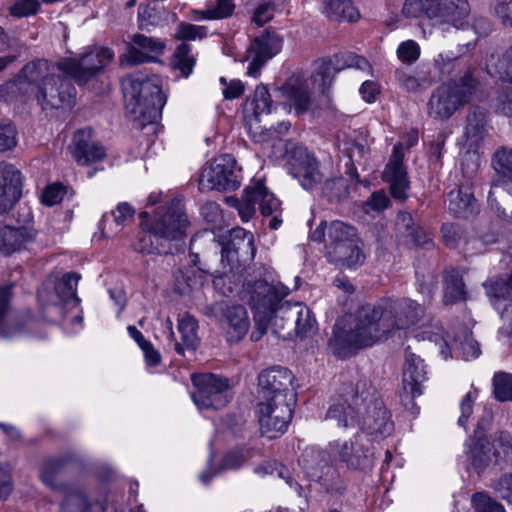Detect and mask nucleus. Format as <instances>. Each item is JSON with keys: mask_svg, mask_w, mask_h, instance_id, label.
<instances>
[{"mask_svg": "<svg viewBox=\"0 0 512 512\" xmlns=\"http://www.w3.org/2000/svg\"><path fill=\"white\" fill-rule=\"evenodd\" d=\"M423 315V306L412 299L382 300L375 306H363L354 317L338 322L331 341L344 347L361 348L396 334L400 338L405 330L417 325Z\"/></svg>", "mask_w": 512, "mask_h": 512, "instance_id": "nucleus-1", "label": "nucleus"}, {"mask_svg": "<svg viewBox=\"0 0 512 512\" xmlns=\"http://www.w3.org/2000/svg\"><path fill=\"white\" fill-rule=\"evenodd\" d=\"M56 68L51 62L41 59L27 63L14 81L0 85V99H10L16 91L23 95H34L38 102L50 108L70 104L73 89L66 84L57 87Z\"/></svg>", "mask_w": 512, "mask_h": 512, "instance_id": "nucleus-2", "label": "nucleus"}, {"mask_svg": "<svg viewBox=\"0 0 512 512\" xmlns=\"http://www.w3.org/2000/svg\"><path fill=\"white\" fill-rule=\"evenodd\" d=\"M328 420H335L337 426L359 425L363 432L385 437L391 434L393 423L382 401L355 395L351 402H337L327 412Z\"/></svg>", "mask_w": 512, "mask_h": 512, "instance_id": "nucleus-3", "label": "nucleus"}, {"mask_svg": "<svg viewBox=\"0 0 512 512\" xmlns=\"http://www.w3.org/2000/svg\"><path fill=\"white\" fill-rule=\"evenodd\" d=\"M310 237L313 241L325 243L326 257L331 263L356 268L365 261L356 229L342 221H323L311 232Z\"/></svg>", "mask_w": 512, "mask_h": 512, "instance_id": "nucleus-4", "label": "nucleus"}, {"mask_svg": "<svg viewBox=\"0 0 512 512\" xmlns=\"http://www.w3.org/2000/svg\"><path fill=\"white\" fill-rule=\"evenodd\" d=\"M126 107L141 127L158 120L166 103L161 79L156 76L134 74L123 81Z\"/></svg>", "mask_w": 512, "mask_h": 512, "instance_id": "nucleus-5", "label": "nucleus"}, {"mask_svg": "<svg viewBox=\"0 0 512 512\" xmlns=\"http://www.w3.org/2000/svg\"><path fill=\"white\" fill-rule=\"evenodd\" d=\"M187 226L188 220L183 212L181 200L175 198L157 209L149 233H145L140 242L148 240L153 245L154 239L158 253L172 252V248H166L165 243L182 240Z\"/></svg>", "mask_w": 512, "mask_h": 512, "instance_id": "nucleus-6", "label": "nucleus"}, {"mask_svg": "<svg viewBox=\"0 0 512 512\" xmlns=\"http://www.w3.org/2000/svg\"><path fill=\"white\" fill-rule=\"evenodd\" d=\"M289 292V288L281 283L270 284L267 281L259 280L248 285L249 304L254 311L257 329L251 335L254 340H259L269 327L273 330V320L277 310L286 303L283 302V299Z\"/></svg>", "mask_w": 512, "mask_h": 512, "instance_id": "nucleus-7", "label": "nucleus"}, {"mask_svg": "<svg viewBox=\"0 0 512 512\" xmlns=\"http://www.w3.org/2000/svg\"><path fill=\"white\" fill-rule=\"evenodd\" d=\"M114 57V52L105 47L93 48L90 51L83 54L79 59L77 58H65L60 61L57 65L51 63L56 68V81L57 87L63 84L69 85L73 89V95L70 104H64V106H71L74 102L75 89L72 85L60 78L58 75L59 71H62L69 77L73 78L77 83L84 84L91 77H93L99 70L104 68Z\"/></svg>", "mask_w": 512, "mask_h": 512, "instance_id": "nucleus-8", "label": "nucleus"}, {"mask_svg": "<svg viewBox=\"0 0 512 512\" xmlns=\"http://www.w3.org/2000/svg\"><path fill=\"white\" fill-rule=\"evenodd\" d=\"M474 91L475 84L470 74H465L460 82L440 85L429 100V115L435 119H448L459 106L469 101Z\"/></svg>", "mask_w": 512, "mask_h": 512, "instance_id": "nucleus-9", "label": "nucleus"}, {"mask_svg": "<svg viewBox=\"0 0 512 512\" xmlns=\"http://www.w3.org/2000/svg\"><path fill=\"white\" fill-rule=\"evenodd\" d=\"M492 166L500 178L492 184L488 205L498 217L512 221V211L508 213L502 206H507L509 196L512 197V148H498L493 154Z\"/></svg>", "mask_w": 512, "mask_h": 512, "instance_id": "nucleus-10", "label": "nucleus"}, {"mask_svg": "<svg viewBox=\"0 0 512 512\" xmlns=\"http://www.w3.org/2000/svg\"><path fill=\"white\" fill-rule=\"evenodd\" d=\"M316 320L310 309L302 303H285L277 310L273 320V334L287 340L305 338L314 333Z\"/></svg>", "mask_w": 512, "mask_h": 512, "instance_id": "nucleus-11", "label": "nucleus"}, {"mask_svg": "<svg viewBox=\"0 0 512 512\" xmlns=\"http://www.w3.org/2000/svg\"><path fill=\"white\" fill-rule=\"evenodd\" d=\"M457 61L452 53H440L433 63H422L414 72H399L397 81L407 91L425 89L450 74Z\"/></svg>", "mask_w": 512, "mask_h": 512, "instance_id": "nucleus-12", "label": "nucleus"}, {"mask_svg": "<svg viewBox=\"0 0 512 512\" xmlns=\"http://www.w3.org/2000/svg\"><path fill=\"white\" fill-rule=\"evenodd\" d=\"M296 402V393L279 396V399L264 401L258 404V420L260 430L268 438H276L284 433L292 419Z\"/></svg>", "mask_w": 512, "mask_h": 512, "instance_id": "nucleus-13", "label": "nucleus"}, {"mask_svg": "<svg viewBox=\"0 0 512 512\" xmlns=\"http://www.w3.org/2000/svg\"><path fill=\"white\" fill-rule=\"evenodd\" d=\"M195 391L192 400L200 410H218L230 401L228 382L225 378L211 373L193 374L191 376Z\"/></svg>", "mask_w": 512, "mask_h": 512, "instance_id": "nucleus-14", "label": "nucleus"}, {"mask_svg": "<svg viewBox=\"0 0 512 512\" xmlns=\"http://www.w3.org/2000/svg\"><path fill=\"white\" fill-rule=\"evenodd\" d=\"M287 168L289 173L299 181L304 189H313L325 179L319 162L307 148L295 146L288 150Z\"/></svg>", "mask_w": 512, "mask_h": 512, "instance_id": "nucleus-15", "label": "nucleus"}, {"mask_svg": "<svg viewBox=\"0 0 512 512\" xmlns=\"http://www.w3.org/2000/svg\"><path fill=\"white\" fill-rule=\"evenodd\" d=\"M199 185L204 189H237L240 182L233 156L225 154L214 158L212 162L203 169Z\"/></svg>", "mask_w": 512, "mask_h": 512, "instance_id": "nucleus-16", "label": "nucleus"}, {"mask_svg": "<svg viewBox=\"0 0 512 512\" xmlns=\"http://www.w3.org/2000/svg\"><path fill=\"white\" fill-rule=\"evenodd\" d=\"M282 45L283 39L275 32L266 31L256 37L246 52L247 74L256 77L265 62L280 52Z\"/></svg>", "mask_w": 512, "mask_h": 512, "instance_id": "nucleus-17", "label": "nucleus"}, {"mask_svg": "<svg viewBox=\"0 0 512 512\" xmlns=\"http://www.w3.org/2000/svg\"><path fill=\"white\" fill-rule=\"evenodd\" d=\"M302 463L308 477L318 482L327 493L331 495H342L344 493L346 489L344 481L338 472L324 460L321 453L312 455L311 460L303 457Z\"/></svg>", "mask_w": 512, "mask_h": 512, "instance_id": "nucleus-18", "label": "nucleus"}, {"mask_svg": "<svg viewBox=\"0 0 512 512\" xmlns=\"http://www.w3.org/2000/svg\"><path fill=\"white\" fill-rule=\"evenodd\" d=\"M293 374L284 367H272L262 371L258 376V385L262 400L279 399L295 393L293 389Z\"/></svg>", "mask_w": 512, "mask_h": 512, "instance_id": "nucleus-19", "label": "nucleus"}, {"mask_svg": "<svg viewBox=\"0 0 512 512\" xmlns=\"http://www.w3.org/2000/svg\"><path fill=\"white\" fill-rule=\"evenodd\" d=\"M427 380L423 360L416 354L406 350L400 397L405 405L422 395L423 383Z\"/></svg>", "mask_w": 512, "mask_h": 512, "instance_id": "nucleus-20", "label": "nucleus"}, {"mask_svg": "<svg viewBox=\"0 0 512 512\" xmlns=\"http://www.w3.org/2000/svg\"><path fill=\"white\" fill-rule=\"evenodd\" d=\"M343 63L340 64V57H335L333 60H321L317 63V68L314 74V83L318 84L319 89L325 90L332 83L335 74L345 68H355L362 72L370 73L372 67L370 63L363 57L348 53L342 55Z\"/></svg>", "mask_w": 512, "mask_h": 512, "instance_id": "nucleus-21", "label": "nucleus"}, {"mask_svg": "<svg viewBox=\"0 0 512 512\" xmlns=\"http://www.w3.org/2000/svg\"><path fill=\"white\" fill-rule=\"evenodd\" d=\"M59 493V512H105V503L82 485L69 484Z\"/></svg>", "mask_w": 512, "mask_h": 512, "instance_id": "nucleus-22", "label": "nucleus"}, {"mask_svg": "<svg viewBox=\"0 0 512 512\" xmlns=\"http://www.w3.org/2000/svg\"><path fill=\"white\" fill-rule=\"evenodd\" d=\"M332 448L348 468L366 470L374 464V453L364 446L362 435H356L353 440L343 443H334Z\"/></svg>", "mask_w": 512, "mask_h": 512, "instance_id": "nucleus-23", "label": "nucleus"}, {"mask_svg": "<svg viewBox=\"0 0 512 512\" xmlns=\"http://www.w3.org/2000/svg\"><path fill=\"white\" fill-rule=\"evenodd\" d=\"M70 150L75 161L82 166L100 162L106 156L105 148L93 138L90 128L81 129L74 134Z\"/></svg>", "mask_w": 512, "mask_h": 512, "instance_id": "nucleus-24", "label": "nucleus"}, {"mask_svg": "<svg viewBox=\"0 0 512 512\" xmlns=\"http://www.w3.org/2000/svg\"><path fill=\"white\" fill-rule=\"evenodd\" d=\"M22 194L21 173L12 164L0 162V214L9 211Z\"/></svg>", "mask_w": 512, "mask_h": 512, "instance_id": "nucleus-25", "label": "nucleus"}, {"mask_svg": "<svg viewBox=\"0 0 512 512\" xmlns=\"http://www.w3.org/2000/svg\"><path fill=\"white\" fill-rule=\"evenodd\" d=\"M433 24L463 28L468 23L470 5L467 0H435Z\"/></svg>", "mask_w": 512, "mask_h": 512, "instance_id": "nucleus-26", "label": "nucleus"}, {"mask_svg": "<svg viewBox=\"0 0 512 512\" xmlns=\"http://www.w3.org/2000/svg\"><path fill=\"white\" fill-rule=\"evenodd\" d=\"M164 325L168 333V339L173 343L174 350L179 355H184L185 350H196L200 339L197 335L198 323L193 316L189 314H183L178 319L177 328L181 336V342H178L175 339L173 323L170 318L165 320Z\"/></svg>", "mask_w": 512, "mask_h": 512, "instance_id": "nucleus-27", "label": "nucleus"}, {"mask_svg": "<svg viewBox=\"0 0 512 512\" xmlns=\"http://www.w3.org/2000/svg\"><path fill=\"white\" fill-rule=\"evenodd\" d=\"M403 156L402 145H395L393 154L383 172V178L389 183L392 196L400 200L406 198V190L409 187L407 174L402 163Z\"/></svg>", "mask_w": 512, "mask_h": 512, "instance_id": "nucleus-28", "label": "nucleus"}, {"mask_svg": "<svg viewBox=\"0 0 512 512\" xmlns=\"http://www.w3.org/2000/svg\"><path fill=\"white\" fill-rule=\"evenodd\" d=\"M163 49L164 44L159 39L135 34L132 38V45L127 53L121 57V63L137 65L150 62L153 60L151 54L159 55L163 52Z\"/></svg>", "mask_w": 512, "mask_h": 512, "instance_id": "nucleus-29", "label": "nucleus"}, {"mask_svg": "<svg viewBox=\"0 0 512 512\" xmlns=\"http://www.w3.org/2000/svg\"><path fill=\"white\" fill-rule=\"evenodd\" d=\"M490 126L487 113L481 109L471 111L464 126V144L469 151L476 152L489 135Z\"/></svg>", "mask_w": 512, "mask_h": 512, "instance_id": "nucleus-30", "label": "nucleus"}, {"mask_svg": "<svg viewBox=\"0 0 512 512\" xmlns=\"http://www.w3.org/2000/svg\"><path fill=\"white\" fill-rule=\"evenodd\" d=\"M396 237L405 243H412L416 246L429 248L432 240L429 233L422 227L416 225L412 215L408 212H399L395 222Z\"/></svg>", "mask_w": 512, "mask_h": 512, "instance_id": "nucleus-31", "label": "nucleus"}, {"mask_svg": "<svg viewBox=\"0 0 512 512\" xmlns=\"http://www.w3.org/2000/svg\"><path fill=\"white\" fill-rule=\"evenodd\" d=\"M221 324L229 342L240 341L247 334L250 327L247 311L241 305L227 307Z\"/></svg>", "mask_w": 512, "mask_h": 512, "instance_id": "nucleus-32", "label": "nucleus"}, {"mask_svg": "<svg viewBox=\"0 0 512 512\" xmlns=\"http://www.w3.org/2000/svg\"><path fill=\"white\" fill-rule=\"evenodd\" d=\"M35 231L29 227H11L0 223V252L9 255L34 241Z\"/></svg>", "mask_w": 512, "mask_h": 512, "instance_id": "nucleus-33", "label": "nucleus"}, {"mask_svg": "<svg viewBox=\"0 0 512 512\" xmlns=\"http://www.w3.org/2000/svg\"><path fill=\"white\" fill-rule=\"evenodd\" d=\"M448 209L456 217L468 218L477 212L478 205L468 186H459L448 194Z\"/></svg>", "mask_w": 512, "mask_h": 512, "instance_id": "nucleus-34", "label": "nucleus"}, {"mask_svg": "<svg viewBox=\"0 0 512 512\" xmlns=\"http://www.w3.org/2000/svg\"><path fill=\"white\" fill-rule=\"evenodd\" d=\"M467 457L472 468L480 474L492 463L495 458L491 452L490 442L486 439H471L467 444Z\"/></svg>", "mask_w": 512, "mask_h": 512, "instance_id": "nucleus-35", "label": "nucleus"}, {"mask_svg": "<svg viewBox=\"0 0 512 512\" xmlns=\"http://www.w3.org/2000/svg\"><path fill=\"white\" fill-rule=\"evenodd\" d=\"M283 93L292 102L297 113H303L309 108L311 98L308 84L301 78H290L283 87Z\"/></svg>", "mask_w": 512, "mask_h": 512, "instance_id": "nucleus-36", "label": "nucleus"}, {"mask_svg": "<svg viewBox=\"0 0 512 512\" xmlns=\"http://www.w3.org/2000/svg\"><path fill=\"white\" fill-rule=\"evenodd\" d=\"M244 111L247 117L253 116L258 123L262 121L263 117L270 115L271 99L267 87L264 85L256 87L253 97L246 102Z\"/></svg>", "mask_w": 512, "mask_h": 512, "instance_id": "nucleus-37", "label": "nucleus"}, {"mask_svg": "<svg viewBox=\"0 0 512 512\" xmlns=\"http://www.w3.org/2000/svg\"><path fill=\"white\" fill-rule=\"evenodd\" d=\"M323 12L334 21L352 22L360 17L358 10L350 0H324Z\"/></svg>", "mask_w": 512, "mask_h": 512, "instance_id": "nucleus-38", "label": "nucleus"}, {"mask_svg": "<svg viewBox=\"0 0 512 512\" xmlns=\"http://www.w3.org/2000/svg\"><path fill=\"white\" fill-rule=\"evenodd\" d=\"M466 300V291L461 274L456 270L447 271L444 276L445 305H452Z\"/></svg>", "mask_w": 512, "mask_h": 512, "instance_id": "nucleus-39", "label": "nucleus"}, {"mask_svg": "<svg viewBox=\"0 0 512 512\" xmlns=\"http://www.w3.org/2000/svg\"><path fill=\"white\" fill-rule=\"evenodd\" d=\"M260 196L261 192H256L255 185H253L244 190V195L241 200L237 198H228L227 202L238 210L243 221H248L256 211V206Z\"/></svg>", "mask_w": 512, "mask_h": 512, "instance_id": "nucleus-40", "label": "nucleus"}, {"mask_svg": "<svg viewBox=\"0 0 512 512\" xmlns=\"http://www.w3.org/2000/svg\"><path fill=\"white\" fill-rule=\"evenodd\" d=\"M486 69L491 76L512 82V46L501 59L491 55L486 61Z\"/></svg>", "mask_w": 512, "mask_h": 512, "instance_id": "nucleus-41", "label": "nucleus"}, {"mask_svg": "<svg viewBox=\"0 0 512 512\" xmlns=\"http://www.w3.org/2000/svg\"><path fill=\"white\" fill-rule=\"evenodd\" d=\"M234 10V0H215L208 2L205 9L197 11V14L201 19L220 20L230 17Z\"/></svg>", "mask_w": 512, "mask_h": 512, "instance_id": "nucleus-42", "label": "nucleus"}, {"mask_svg": "<svg viewBox=\"0 0 512 512\" xmlns=\"http://www.w3.org/2000/svg\"><path fill=\"white\" fill-rule=\"evenodd\" d=\"M435 0H405L402 14L406 18L419 19L425 17L433 22Z\"/></svg>", "mask_w": 512, "mask_h": 512, "instance_id": "nucleus-43", "label": "nucleus"}, {"mask_svg": "<svg viewBox=\"0 0 512 512\" xmlns=\"http://www.w3.org/2000/svg\"><path fill=\"white\" fill-rule=\"evenodd\" d=\"M230 237L232 247L223 248V256L224 253H230L231 249H233L237 255H239L240 252H248V250H251V258L254 257V238L252 233L247 232L243 228H235L231 231Z\"/></svg>", "mask_w": 512, "mask_h": 512, "instance_id": "nucleus-44", "label": "nucleus"}, {"mask_svg": "<svg viewBox=\"0 0 512 512\" xmlns=\"http://www.w3.org/2000/svg\"><path fill=\"white\" fill-rule=\"evenodd\" d=\"M64 465L62 459H49L47 460L41 470L42 482L51 489L59 492L62 491L69 484L57 481V474L60 472Z\"/></svg>", "mask_w": 512, "mask_h": 512, "instance_id": "nucleus-45", "label": "nucleus"}, {"mask_svg": "<svg viewBox=\"0 0 512 512\" xmlns=\"http://www.w3.org/2000/svg\"><path fill=\"white\" fill-rule=\"evenodd\" d=\"M453 344L461 349L462 355L466 360L477 358L480 354L478 342L466 328L454 337Z\"/></svg>", "mask_w": 512, "mask_h": 512, "instance_id": "nucleus-46", "label": "nucleus"}, {"mask_svg": "<svg viewBox=\"0 0 512 512\" xmlns=\"http://www.w3.org/2000/svg\"><path fill=\"white\" fill-rule=\"evenodd\" d=\"M81 276L78 273H67L55 286V293L59 301H67L76 296V290Z\"/></svg>", "mask_w": 512, "mask_h": 512, "instance_id": "nucleus-47", "label": "nucleus"}, {"mask_svg": "<svg viewBox=\"0 0 512 512\" xmlns=\"http://www.w3.org/2000/svg\"><path fill=\"white\" fill-rule=\"evenodd\" d=\"M195 65V59L190 54V46L183 43L175 51L173 66L181 71V74L188 77Z\"/></svg>", "mask_w": 512, "mask_h": 512, "instance_id": "nucleus-48", "label": "nucleus"}, {"mask_svg": "<svg viewBox=\"0 0 512 512\" xmlns=\"http://www.w3.org/2000/svg\"><path fill=\"white\" fill-rule=\"evenodd\" d=\"M491 452L495 458V463L499 460L512 459V442L507 433H500L492 442H490Z\"/></svg>", "mask_w": 512, "mask_h": 512, "instance_id": "nucleus-49", "label": "nucleus"}, {"mask_svg": "<svg viewBox=\"0 0 512 512\" xmlns=\"http://www.w3.org/2000/svg\"><path fill=\"white\" fill-rule=\"evenodd\" d=\"M493 391L499 401H512V375L498 372L493 377Z\"/></svg>", "mask_w": 512, "mask_h": 512, "instance_id": "nucleus-50", "label": "nucleus"}, {"mask_svg": "<svg viewBox=\"0 0 512 512\" xmlns=\"http://www.w3.org/2000/svg\"><path fill=\"white\" fill-rule=\"evenodd\" d=\"M253 456V450L247 447H240L228 452L221 464L224 470H233L241 467L248 459Z\"/></svg>", "mask_w": 512, "mask_h": 512, "instance_id": "nucleus-51", "label": "nucleus"}, {"mask_svg": "<svg viewBox=\"0 0 512 512\" xmlns=\"http://www.w3.org/2000/svg\"><path fill=\"white\" fill-rule=\"evenodd\" d=\"M367 154V148L365 145L360 143H352L351 147L348 149L349 163L346 164L347 170L346 174H348L353 180L357 183L368 185L366 181H361L359 175L357 173L355 163H359V159H362Z\"/></svg>", "mask_w": 512, "mask_h": 512, "instance_id": "nucleus-52", "label": "nucleus"}, {"mask_svg": "<svg viewBox=\"0 0 512 512\" xmlns=\"http://www.w3.org/2000/svg\"><path fill=\"white\" fill-rule=\"evenodd\" d=\"M256 192H261L260 199L257 203L261 213L263 215H271L277 212L280 208V201L270 192L267 191L266 187L261 182L255 184Z\"/></svg>", "mask_w": 512, "mask_h": 512, "instance_id": "nucleus-53", "label": "nucleus"}, {"mask_svg": "<svg viewBox=\"0 0 512 512\" xmlns=\"http://www.w3.org/2000/svg\"><path fill=\"white\" fill-rule=\"evenodd\" d=\"M471 502L475 512H505L499 502L484 492L473 494Z\"/></svg>", "mask_w": 512, "mask_h": 512, "instance_id": "nucleus-54", "label": "nucleus"}, {"mask_svg": "<svg viewBox=\"0 0 512 512\" xmlns=\"http://www.w3.org/2000/svg\"><path fill=\"white\" fill-rule=\"evenodd\" d=\"M207 36V28L205 26L195 25L191 23H180L177 27L175 37L184 41H195L203 39Z\"/></svg>", "mask_w": 512, "mask_h": 512, "instance_id": "nucleus-55", "label": "nucleus"}, {"mask_svg": "<svg viewBox=\"0 0 512 512\" xmlns=\"http://www.w3.org/2000/svg\"><path fill=\"white\" fill-rule=\"evenodd\" d=\"M396 53L401 62L412 64L419 59L421 48L416 41L409 39L398 45Z\"/></svg>", "mask_w": 512, "mask_h": 512, "instance_id": "nucleus-56", "label": "nucleus"}, {"mask_svg": "<svg viewBox=\"0 0 512 512\" xmlns=\"http://www.w3.org/2000/svg\"><path fill=\"white\" fill-rule=\"evenodd\" d=\"M322 191L330 199L340 200L348 195V186L342 177L326 179Z\"/></svg>", "mask_w": 512, "mask_h": 512, "instance_id": "nucleus-57", "label": "nucleus"}, {"mask_svg": "<svg viewBox=\"0 0 512 512\" xmlns=\"http://www.w3.org/2000/svg\"><path fill=\"white\" fill-rule=\"evenodd\" d=\"M40 9L38 0H14L9 8L12 16L24 18L35 15Z\"/></svg>", "mask_w": 512, "mask_h": 512, "instance_id": "nucleus-58", "label": "nucleus"}, {"mask_svg": "<svg viewBox=\"0 0 512 512\" xmlns=\"http://www.w3.org/2000/svg\"><path fill=\"white\" fill-rule=\"evenodd\" d=\"M135 210L126 202L119 203L115 210L111 212L115 229H110L111 233H117L122 226L126 225L134 217Z\"/></svg>", "mask_w": 512, "mask_h": 512, "instance_id": "nucleus-59", "label": "nucleus"}, {"mask_svg": "<svg viewBox=\"0 0 512 512\" xmlns=\"http://www.w3.org/2000/svg\"><path fill=\"white\" fill-rule=\"evenodd\" d=\"M16 145V128L10 122H0V151L12 150Z\"/></svg>", "mask_w": 512, "mask_h": 512, "instance_id": "nucleus-60", "label": "nucleus"}, {"mask_svg": "<svg viewBox=\"0 0 512 512\" xmlns=\"http://www.w3.org/2000/svg\"><path fill=\"white\" fill-rule=\"evenodd\" d=\"M390 204V200L383 191H376L362 204L365 213L381 212Z\"/></svg>", "mask_w": 512, "mask_h": 512, "instance_id": "nucleus-61", "label": "nucleus"}, {"mask_svg": "<svg viewBox=\"0 0 512 512\" xmlns=\"http://www.w3.org/2000/svg\"><path fill=\"white\" fill-rule=\"evenodd\" d=\"M265 472L271 474L275 473L279 478L284 479L290 487L295 488V490L299 494L301 493V486L298 485V483L293 480L289 469L284 465L274 462L273 464H269L268 467L265 468Z\"/></svg>", "mask_w": 512, "mask_h": 512, "instance_id": "nucleus-62", "label": "nucleus"}, {"mask_svg": "<svg viewBox=\"0 0 512 512\" xmlns=\"http://www.w3.org/2000/svg\"><path fill=\"white\" fill-rule=\"evenodd\" d=\"M64 196V189L61 185L52 184L47 186L42 192L41 201L47 206H53L59 203Z\"/></svg>", "mask_w": 512, "mask_h": 512, "instance_id": "nucleus-63", "label": "nucleus"}, {"mask_svg": "<svg viewBox=\"0 0 512 512\" xmlns=\"http://www.w3.org/2000/svg\"><path fill=\"white\" fill-rule=\"evenodd\" d=\"M496 492L509 503H512V472L505 473L495 484Z\"/></svg>", "mask_w": 512, "mask_h": 512, "instance_id": "nucleus-64", "label": "nucleus"}]
</instances>
